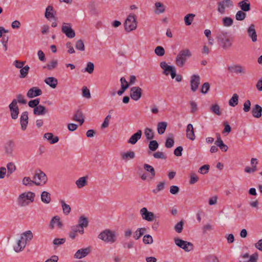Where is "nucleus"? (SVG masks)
Returning <instances> with one entry per match:
<instances>
[{
    "mask_svg": "<svg viewBox=\"0 0 262 262\" xmlns=\"http://www.w3.org/2000/svg\"><path fill=\"white\" fill-rule=\"evenodd\" d=\"M216 39L219 45L225 50H229L232 46L234 39L227 32L221 31L217 32Z\"/></svg>",
    "mask_w": 262,
    "mask_h": 262,
    "instance_id": "f257e3e1",
    "label": "nucleus"
},
{
    "mask_svg": "<svg viewBox=\"0 0 262 262\" xmlns=\"http://www.w3.org/2000/svg\"><path fill=\"white\" fill-rule=\"evenodd\" d=\"M35 193L31 191L21 193L17 199V204L19 206L25 207L29 205L34 201Z\"/></svg>",
    "mask_w": 262,
    "mask_h": 262,
    "instance_id": "f03ea898",
    "label": "nucleus"
},
{
    "mask_svg": "<svg viewBox=\"0 0 262 262\" xmlns=\"http://www.w3.org/2000/svg\"><path fill=\"white\" fill-rule=\"evenodd\" d=\"M98 237L106 243H114L116 241L115 232L110 229H105L98 235Z\"/></svg>",
    "mask_w": 262,
    "mask_h": 262,
    "instance_id": "7ed1b4c3",
    "label": "nucleus"
},
{
    "mask_svg": "<svg viewBox=\"0 0 262 262\" xmlns=\"http://www.w3.org/2000/svg\"><path fill=\"white\" fill-rule=\"evenodd\" d=\"M191 56V53L188 49L181 50L178 54L176 63L179 67H182L187 61V58Z\"/></svg>",
    "mask_w": 262,
    "mask_h": 262,
    "instance_id": "20e7f679",
    "label": "nucleus"
},
{
    "mask_svg": "<svg viewBox=\"0 0 262 262\" xmlns=\"http://www.w3.org/2000/svg\"><path fill=\"white\" fill-rule=\"evenodd\" d=\"M137 23L136 15L130 14L126 19L124 23V28L126 31L129 32L136 29Z\"/></svg>",
    "mask_w": 262,
    "mask_h": 262,
    "instance_id": "39448f33",
    "label": "nucleus"
},
{
    "mask_svg": "<svg viewBox=\"0 0 262 262\" xmlns=\"http://www.w3.org/2000/svg\"><path fill=\"white\" fill-rule=\"evenodd\" d=\"M33 179L35 184L37 186L43 185L46 184L47 181V177L46 174L40 170L35 172Z\"/></svg>",
    "mask_w": 262,
    "mask_h": 262,
    "instance_id": "423d86ee",
    "label": "nucleus"
},
{
    "mask_svg": "<svg viewBox=\"0 0 262 262\" xmlns=\"http://www.w3.org/2000/svg\"><path fill=\"white\" fill-rule=\"evenodd\" d=\"M174 242L178 247L186 252L190 251L193 249V245L190 242L183 241L179 238H174Z\"/></svg>",
    "mask_w": 262,
    "mask_h": 262,
    "instance_id": "0eeeda50",
    "label": "nucleus"
},
{
    "mask_svg": "<svg viewBox=\"0 0 262 262\" xmlns=\"http://www.w3.org/2000/svg\"><path fill=\"white\" fill-rule=\"evenodd\" d=\"M61 32L68 38H73L75 36V31L72 28V25L70 23H62Z\"/></svg>",
    "mask_w": 262,
    "mask_h": 262,
    "instance_id": "6e6552de",
    "label": "nucleus"
},
{
    "mask_svg": "<svg viewBox=\"0 0 262 262\" xmlns=\"http://www.w3.org/2000/svg\"><path fill=\"white\" fill-rule=\"evenodd\" d=\"M82 229V215L80 216L79 218L78 224L72 226L71 228V231L69 233V237L72 239H74L78 233H80L82 232L81 230Z\"/></svg>",
    "mask_w": 262,
    "mask_h": 262,
    "instance_id": "1a4fd4ad",
    "label": "nucleus"
},
{
    "mask_svg": "<svg viewBox=\"0 0 262 262\" xmlns=\"http://www.w3.org/2000/svg\"><path fill=\"white\" fill-rule=\"evenodd\" d=\"M217 11L221 14L225 13V8H230L233 6V3L232 0H222L217 2Z\"/></svg>",
    "mask_w": 262,
    "mask_h": 262,
    "instance_id": "9d476101",
    "label": "nucleus"
},
{
    "mask_svg": "<svg viewBox=\"0 0 262 262\" xmlns=\"http://www.w3.org/2000/svg\"><path fill=\"white\" fill-rule=\"evenodd\" d=\"M140 213L143 220L148 222L153 221L155 218L154 213L148 211L146 207L142 208L140 211Z\"/></svg>",
    "mask_w": 262,
    "mask_h": 262,
    "instance_id": "9b49d317",
    "label": "nucleus"
},
{
    "mask_svg": "<svg viewBox=\"0 0 262 262\" xmlns=\"http://www.w3.org/2000/svg\"><path fill=\"white\" fill-rule=\"evenodd\" d=\"M142 90L139 86H133L130 89V96L132 99L137 101L142 96Z\"/></svg>",
    "mask_w": 262,
    "mask_h": 262,
    "instance_id": "f8f14e48",
    "label": "nucleus"
},
{
    "mask_svg": "<svg viewBox=\"0 0 262 262\" xmlns=\"http://www.w3.org/2000/svg\"><path fill=\"white\" fill-rule=\"evenodd\" d=\"M200 83V77L198 75H192L191 76L190 86L191 90L193 92H195L198 89Z\"/></svg>",
    "mask_w": 262,
    "mask_h": 262,
    "instance_id": "ddd939ff",
    "label": "nucleus"
},
{
    "mask_svg": "<svg viewBox=\"0 0 262 262\" xmlns=\"http://www.w3.org/2000/svg\"><path fill=\"white\" fill-rule=\"evenodd\" d=\"M41 94L42 91L39 88L34 86L28 90L27 93V96L30 98H33L39 96Z\"/></svg>",
    "mask_w": 262,
    "mask_h": 262,
    "instance_id": "4468645a",
    "label": "nucleus"
},
{
    "mask_svg": "<svg viewBox=\"0 0 262 262\" xmlns=\"http://www.w3.org/2000/svg\"><path fill=\"white\" fill-rule=\"evenodd\" d=\"M228 70L231 73H234L236 74H245V70L242 66L239 64H236L230 66L228 67Z\"/></svg>",
    "mask_w": 262,
    "mask_h": 262,
    "instance_id": "2eb2a0df",
    "label": "nucleus"
},
{
    "mask_svg": "<svg viewBox=\"0 0 262 262\" xmlns=\"http://www.w3.org/2000/svg\"><path fill=\"white\" fill-rule=\"evenodd\" d=\"M15 147V142L12 140L8 141L4 145L5 152L7 155H12Z\"/></svg>",
    "mask_w": 262,
    "mask_h": 262,
    "instance_id": "dca6fc26",
    "label": "nucleus"
},
{
    "mask_svg": "<svg viewBox=\"0 0 262 262\" xmlns=\"http://www.w3.org/2000/svg\"><path fill=\"white\" fill-rule=\"evenodd\" d=\"M26 244V242L24 241V236H21L20 238L17 241L16 245L14 247V250L17 253L22 251Z\"/></svg>",
    "mask_w": 262,
    "mask_h": 262,
    "instance_id": "f3484780",
    "label": "nucleus"
},
{
    "mask_svg": "<svg viewBox=\"0 0 262 262\" xmlns=\"http://www.w3.org/2000/svg\"><path fill=\"white\" fill-rule=\"evenodd\" d=\"M89 12L92 15H97L99 14L100 10L97 7L94 1H91L88 6Z\"/></svg>",
    "mask_w": 262,
    "mask_h": 262,
    "instance_id": "a211bd4d",
    "label": "nucleus"
},
{
    "mask_svg": "<svg viewBox=\"0 0 262 262\" xmlns=\"http://www.w3.org/2000/svg\"><path fill=\"white\" fill-rule=\"evenodd\" d=\"M142 130H138L137 133L133 134L128 140V143L135 144L137 141L141 138Z\"/></svg>",
    "mask_w": 262,
    "mask_h": 262,
    "instance_id": "6ab92c4d",
    "label": "nucleus"
},
{
    "mask_svg": "<svg viewBox=\"0 0 262 262\" xmlns=\"http://www.w3.org/2000/svg\"><path fill=\"white\" fill-rule=\"evenodd\" d=\"M11 115H18L19 108L17 105L16 99H13L9 105Z\"/></svg>",
    "mask_w": 262,
    "mask_h": 262,
    "instance_id": "aec40b11",
    "label": "nucleus"
},
{
    "mask_svg": "<svg viewBox=\"0 0 262 262\" xmlns=\"http://www.w3.org/2000/svg\"><path fill=\"white\" fill-rule=\"evenodd\" d=\"M248 35L251 38L252 41L255 42L257 40V34L255 29L254 24H251L247 30Z\"/></svg>",
    "mask_w": 262,
    "mask_h": 262,
    "instance_id": "412c9836",
    "label": "nucleus"
},
{
    "mask_svg": "<svg viewBox=\"0 0 262 262\" xmlns=\"http://www.w3.org/2000/svg\"><path fill=\"white\" fill-rule=\"evenodd\" d=\"M238 6L242 11L248 12L250 10L251 5L249 0H243L238 3Z\"/></svg>",
    "mask_w": 262,
    "mask_h": 262,
    "instance_id": "4be33fe9",
    "label": "nucleus"
},
{
    "mask_svg": "<svg viewBox=\"0 0 262 262\" xmlns=\"http://www.w3.org/2000/svg\"><path fill=\"white\" fill-rule=\"evenodd\" d=\"M160 67L163 69V74L168 75L175 68L174 67L168 65L165 61L160 63Z\"/></svg>",
    "mask_w": 262,
    "mask_h": 262,
    "instance_id": "5701e85b",
    "label": "nucleus"
},
{
    "mask_svg": "<svg viewBox=\"0 0 262 262\" xmlns=\"http://www.w3.org/2000/svg\"><path fill=\"white\" fill-rule=\"evenodd\" d=\"M186 137L188 139L191 141H193L195 139V135L193 126L191 124H188L186 129Z\"/></svg>",
    "mask_w": 262,
    "mask_h": 262,
    "instance_id": "b1692460",
    "label": "nucleus"
},
{
    "mask_svg": "<svg viewBox=\"0 0 262 262\" xmlns=\"http://www.w3.org/2000/svg\"><path fill=\"white\" fill-rule=\"evenodd\" d=\"M45 82L53 89H55L58 84V80L53 77H49L44 80Z\"/></svg>",
    "mask_w": 262,
    "mask_h": 262,
    "instance_id": "393cba45",
    "label": "nucleus"
},
{
    "mask_svg": "<svg viewBox=\"0 0 262 262\" xmlns=\"http://www.w3.org/2000/svg\"><path fill=\"white\" fill-rule=\"evenodd\" d=\"M34 115H44L48 113V109L44 106L38 105L33 110Z\"/></svg>",
    "mask_w": 262,
    "mask_h": 262,
    "instance_id": "a878e982",
    "label": "nucleus"
},
{
    "mask_svg": "<svg viewBox=\"0 0 262 262\" xmlns=\"http://www.w3.org/2000/svg\"><path fill=\"white\" fill-rule=\"evenodd\" d=\"M44 138L47 139L50 144H55L59 141V138L57 136L53 137V135L51 133H47L44 134Z\"/></svg>",
    "mask_w": 262,
    "mask_h": 262,
    "instance_id": "bb28decb",
    "label": "nucleus"
},
{
    "mask_svg": "<svg viewBox=\"0 0 262 262\" xmlns=\"http://www.w3.org/2000/svg\"><path fill=\"white\" fill-rule=\"evenodd\" d=\"M121 156L123 160L127 161L129 159H134L135 157V154L133 151H129L126 152H122L121 154Z\"/></svg>",
    "mask_w": 262,
    "mask_h": 262,
    "instance_id": "cd10ccee",
    "label": "nucleus"
},
{
    "mask_svg": "<svg viewBox=\"0 0 262 262\" xmlns=\"http://www.w3.org/2000/svg\"><path fill=\"white\" fill-rule=\"evenodd\" d=\"M55 222H57V225L59 228H61L63 226L62 223L60 221V218L58 216H54L50 224V227L53 229L54 227V226L55 225Z\"/></svg>",
    "mask_w": 262,
    "mask_h": 262,
    "instance_id": "c85d7f7f",
    "label": "nucleus"
},
{
    "mask_svg": "<svg viewBox=\"0 0 262 262\" xmlns=\"http://www.w3.org/2000/svg\"><path fill=\"white\" fill-rule=\"evenodd\" d=\"M51 194L47 191H43L41 194V200L46 204H49L51 201Z\"/></svg>",
    "mask_w": 262,
    "mask_h": 262,
    "instance_id": "c756f323",
    "label": "nucleus"
},
{
    "mask_svg": "<svg viewBox=\"0 0 262 262\" xmlns=\"http://www.w3.org/2000/svg\"><path fill=\"white\" fill-rule=\"evenodd\" d=\"M167 123L166 122H160L158 124V132L160 135H162L164 133Z\"/></svg>",
    "mask_w": 262,
    "mask_h": 262,
    "instance_id": "7c9ffc66",
    "label": "nucleus"
},
{
    "mask_svg": "<svg viewBox=\"0 0 262 262\" xmlns=\"http://www.w3.org/2000/svg\"><path fill=\"white\" fill-rule=\"evenodd\" d=\"M20 123L21 129L25 130L28 123V116H21Z\"/></svg>",
    "mask_w": 262,
    "mask_h": 262,
    "instance_id": "2f4dec72",
    "label": "nucleus"
},
{
    "mask_svg": "<svg viewBox=\"0 0 262 262\" xmlns=\"http://www.w3.org/2000/svg\"><path fill=\"white\" fill-rule=\"evenodd\" d=\"M195 15L192 13H189L187 14L184 18L185 24L186 26H189L192 23Z\"/></svg>",
    "mask_w": 262,
    "mask_h": 262,
    "instance_id": "473e14b6",
    "label": "nucleus"
},
{
    "mask_svg": "<svg viewBox=\"0 0 262 262\" xmlns=\"http://www.w3.org/2000/svg\"><path fill=\"white\" fill-rule=\"evenodd\" d=\"M143 166H144V169L146 171L150 172V176H151L150 179H153L156 175V172H155L154 168L152 166H151L147 164H144Z\"/></svg>",
    "mask_w": 262,
    "mask_h": 262,
    "instance_id": "72a5a7b5",
    "label": "nucleus"
},
{
    "mask_svg": "<svg viewBox=\"0 0 262 262\" xmlns=\"http://www.w3.org/2000/svg\"><path fill=\"white\" fill-rule=\"evenodd\" d=\"M21 236H24V242H26L27 244L28 242L31 241L33 238V235L30 230H28L22 234Z\"/></svg>",
    "mask_w": 262,
    "mask_h": 262,
    "instance_id": "f704fd0d",
    "label": "nucleus"
},
{
    "mask_svg": "<svg viewBox=\"0 0 262 262\" xmlns=\"http://www.w3.org/2000/svg\"><path fill=\"white\" fill-rule=\"evenodd\" d=\"M54 10V8L52 6H49L46 8L45 12V17L49 19L50 18H54V15L52 12Z\"/></svg>",
    "mask_w": 262,
    "mask_h": 262,
    "instance_id": "c9c22d12",
    "label": "nucleus"
},
{
    "mask_svg": "<svg viewBox=\"0 0 262 262\" xmlns=\"http://www.w3.org/2000/svg\"><path fill=\"white\" fill-rule=\"evenodd\" d=\"M58 64L57 60H52L50 62L47 64L46 66L43 67V69H48L49 70H52L55 69Z\"/></svg>",
    "mask_w": 262,
    "mask_h": 262,
    "instance_id": "e433bc0d",
    "label": "nucleus"
},
{
    "mask_svg": "<svg viewBox=\"0 0 262 262\" xmlns=\"http://www.w3.org/2000/svg\"><path fill=\"white\" fill-rule=\"evenodd\" d=\"M238 102V96L237 94H234L229 101V104L231 106H235L237 105Z\"/></svg>",
    "mask_w": 262,
    "mask_h": 262,
    "instance_id": "4c0bfd02",
    "label": "nucleus"
},
{
    "mask_svg": "<svg viewBox=\"0 0 262 262\" xmlns=\"http://www.w3.org/2000/svg\"><path fill=\"white\" fill-rule=\"evenodd\" d=\"M252 115H262V107L258 104H255L252 108Z\"/></svg>",
    "mask_w": 262,
    "mask_h": 262,
    "instance_id": "58836bf2",
    "label": "nucleus"
},
{
    "mask_svg": "<svg viewBox=\"0 0 262 262\" xmlns=\"http://www.w3.org/2000/svg\"><path fill=\"white\" fill-rule=\"evenodd\" d=\"M30 68L28 66H26L24 67H23L20 70V78H25L28 74Z\"/></svg>",
    "mask_w": 262,
    "mask_h": 262,
    "instance_id": "ea45409f",
    "label": "nucleus"
},
{
    "mask_svg": "<svg viewBox=\"0 0 262 262\" xmlns=\"http://www.w3.org/2000/svg\"><path fill=\"white\" fill-rule=\"evenodd\" d=\"M223 24L225 27H230L233 24V20L232 18L230 17H225L222 19Z\"/></svg>",
    "mask_w": 262,
    "mask_h": 262,
    "instance_id": "a19ab883",
    "label": "nucleus"
},
{
    "mask_svg": "<svg viewBox=\"0 0 262 262\" xmlns=\"http://www.w3.org/2000/svg\"><path fill=\"white\" fill-rule=\"evenodd\" d=\"M155 6L157 8L156 13H162L165 11L164 6L163 4L160 2H156L155 3Z\"/></svg>",
    "mask_w": 262,
    "mask_h": 262,
    "instance_id": "79ce46f5",
    "label": "nucleus"
},
{
    "mask_svg": "<svg viewBox=\"0 0 262 262\" xmlns=\"http://www.w3.org/2000/svg\"><path fill=\"white\" fill-rule=\"evenodd\" d=\"M8 176H9L16 170V166L13 162H9L7 165Z\"/></svg>",
    "mask_w": 262,
    "mask_h": 262,
    "instance_id": "37998d69",
    "label": "nucleus"
},
{
    "mask_svg": "<svg viewBox=\"0 0 262 262\" xmlns=\"http://www.w3.org/2000/svg\"><path fill=\"white\" fill-rule=\"evenodd\" d=\"M94 70V64L92 62H89L86 67L84 69V72H88L89 74H92Z\"/></svg>",
    "mask_w": 262,
    "mask_h": 262,
    "instance_id": "c03bdc74",
    "label": "nucleus"
},
{
    "mask_svg": "<svg viewBox=\"0 0 262 262\" xmlns=\"http://www.w3.org/2000/svg\"><path fill=\"white\" fill-rule=\"evenodd\" d=\"M146 138L147 140H151L154 137V134L151 129L146 128L144 132Z\"/></svg>",
    "mask_w": 262,
    "mask_h": 262,
    "instance_id": "a18cd8bd",
    "label": "nucleus"
},
{
    "mask_svg": "<svg viewBox=\"0 0 262 262\" xmlns=\"http://www.w3.org/2000/svg\"><path fill=\"white\" fill-rule=\"evenodd\" d=\"M22 183L24 185L32 186L35 184L34 180H31L30 177H25L22 181Z\"/></svg>",
    "mask_w": 262,
    "mask_h": 262,
    "instance_id": "49530a36",
    "label": "nucleus"
},
{
    "mask_svg": "<svg viewBox=\"0 0 262 262\" xmlns=\"http://www.w3.org/2000/svg\"><path fill=\"white\" fill-rule=\"evenodd\" d=\"M246 17V14L243 11H238L235 15V18L237 20H243Z\"/></svg>",
    "mask_w": 262,
    "mask_h": 262,
    "instance_id": "de8ad7c7",
    "label": "nucleus"
},
{
    "mask_svg": "<svg viewBox=\"0 0 262 262\" xmlns=\"http://www.w3.org/2000/svg\"><path fill=\"white\" fill-rule=\"evenodd\" d=\"M155 52L159 56H163L165 54V50L162 46H157L155 49Z\"/></svg>",
    "mask_w": 262,
    "mask_h": 262,
    "instance_id": "09e8293b",
    "label": "nucleus"
},
{
    "mask_svg": "<svg viewBox=\"0 0 262 262\" xmlns=\"http://www.w3.org/2000/svg\"><path fill=\"white\" fill-rule=\"evenodd\" d=\"M39 102H40V99L36 98L35 99H33V100H31L29 101L28 102V105L29 106V107H30L31 108H33L34 109V108H35L39 105Z\"/></svg>",
    "mask_w": 262,
    "mask_h": 262,
    "instance_id": "8fccbe9b",
    "label": "nucleus"
},
{
    "mask_svg": "<svg viewBox=\"0 0 262 262\" xmlns=\"http://www.w3.org/2000/svg\"><path fill=\"white\" fill-rule=\"evenodd\" d=\"M159 144L156 140L150 141L148 145V147L151 151H155L158 148Z\"/></svg>",
    "mask_w": 262,
    "mask_h": 262,
    "instance_id": "3c124183",
    "label": "nucleus"
},
{
    "mask_svg": "<svg viewBox=\"0 0 262 262\" xmlns=\"http://www.w3.org/2000/svg\"><path fill=\"white\" fill-rule=\"evenodd\" d=\"M63 212L66 214H68L71 211L70 206L66 204L63 201H61Z\"/></svg>",
    "mask_w": 262,
    "mask_h": 262,
    "instance_id": "603ef678",
    "label": "nucleus"
},
{
    "mask_svg": "<svg viewBox=\"0 0 262 262\" xmlns=\"http://www.w3.org/2000/svg\"><path fill=\"white\" fill-rule=\"evenodd\" d=\"M165 183L164 182H161L158 184L157 186V188L152 190L153 193L155 194L157 193L158 192L164 189L165 187Z\"/></svg>",
    "mask_w": 262,
    "mask_h": 262,
    "instance_id": "864d4df0",
    "label": "nucleus"
},
{
    "mask_svg": "<svg viewBox=\"0 0 262 262\" xmlns=\"http://www.w3.org/2000/svg\"><path fill=\"white\" fill-rule=\"evenodd\" d=\"M143 242L145 244H150L153 243L152 236L149 234H146L143 238Z\"/></svg>",
    "mask_w": 262,
    "mask_h": 262,
    "instance_id": "5fc2aeb1",
    "label": "nucleus"
},
{
    "mask_svg": "<svg viewBox=\"0 0 262 262\" xmlns=\"http://www.w3.org/2000/svg\"><path fill=\"white\" fill-rule=\"evenodd\" d=\"M206 262H220V260L216 256L209 255L206 257Z\"/></svg>",
    "mask_w": 262,
    "mask_h": 262,
    "instance_id": "6e6d98bb",
    "label": "nucleus"
},
{
    "mask_svg": "<svg viewBox=\"0 0 262 262\" xmlns=\"http://www.w3.org/2000/svg\"><path fill=\"white\" fill-rule=\"evenodd\" d=\"M184 222L183 221L178 223L174 226V230L178 233H181L183 229Z\"/></svg>",
    "mask_w": 262,
    "mask_h": 262,
    "instance_id": "4d7b16f0",
    "label": "nucleus"
},
{
    "mask_svg": "<svg viewBox=\"0 0 262 262\" xmlns=\"http://www.w3.org/2000/svg\"><path fill=\"white\" fill-rule=\"evenodd\" d=\"M210 89V84L208 82L204 83L201 88V92L203 94H206L208 92Z\"/></svg>",
    "mask_w": 262,
    "mask_h": 262,
    "instance_id": "13d9d810",
    "label": "nucleus"
},
{
    "mask_svg": "<svg viewBox=\"0 0 262 262\" xmlns=\"http://www.w3.org/2000/svg\"><path fill=\"white\" fill-rule=\"evenodd\" d=\"M199 180V177L196 173L192 172L190 174V180L189 181L190 184H194L196 183Z\"/></svg>",
    "mask_w": 262,
    "mask_h": 262,
    "instance_id": "bf43d9fd",
    "label": "nucleus"
},
{
    "mask_svg": "<svg viewBox=\"0 0 262 262\" xmlns=\"http://www.w3.org/2000/svg\"><path fill=\"white\" fill-rule=\"evenodd\" d=\"M174 143V141L173 138H167L165 142V147L168 148H171L173 146Z\"/></svg>",
    "mask_w": 262,
    "mask_h": 262,
    "instance_id": "052dcab7",
    "label": "nucleus"
},
{
    "mask_svg": "<svg viewBox=\"0 0 262 262\" xmlns=\"http://www.w3.org/2000/svg\"><path fill=\"white\" fill-rule=\"evenodd\" d=\"M209 168L210 166L209 165H204L199 168V172L202 174H206L208 172Z\"/></svg>",
    "mask_w": 262,
    "mask_h": 262,
    "instance_id": "680f3d73",
    "label": "nucleus"
},
{
    "mask_svg": "<svg viewBox=\"0 0 262 262\" xmlns=\"http://www.w3.org/2000/svg\"><path fill=\"white\" fill-rule=\"evenodd\" d=\"M17 103H20L23 104L27 103V100L25 99V97L22 94H18L16 95Z\"/></svg>",
    "mask_w": 262,
    "mask_h": 262,
    "instance_id": "e2e57ef3",
    "label": "nucleus"
},
{
    "mask_svg": "<svg viewBox=\"0 0 262 262\" xmlns=\"http://www.w3.org/2000/svg\"><path fill=\"white\" fill-rule=\"evenodd\" d=\"M220 109V106L217 104L213 105L210 108V110L212 111V112L215 114L216 115H221Z\"/></svg>",
    "mask_w": 262,
    "mask_h": 262,
    "instance_id": "0e129e2a",
    "label": "nucleus"
},
{
    "mask_svg": "<svg viewBox=\"0 0 262 262\" xmlns=\"http://www.w3.org/2000/svg\"><path fill=\"white\" fill-rule=\"evenodd\" d=\"M153 156L156 159H166V157L163 152L157 151L153 154Z\"/></svg>",
    "mask_w": 262,
    "mask_h": 262,
    "instance_id": "69168bd1",
    "label": "nucleus"
},
{
    "mask_svg": "<svg viewBox=\"0 0 262 262\" xmlns=\"http://www.w3.org/2000/svg\"><path fill=\"white\" fill-rule=\"evenodd\" d=\"M83 97L88 99L91 97L90 90L85 86H83Z\"/></svg>",
    "mask_w": 262,
    "mask_h": 262,
    "instance_id": "338daca9",
    "label": "nucleus"
},
{
    "mask_svg": "<svg viewBox=\"0 0 262 262\" xmlns=\"http://www.w3.org/2000/svg\"><path fill=\"white\" fill-rule=\"evenodd\" d=\"M258 258V254L256 253H254L250 256L248 260H244L243 261H239V262H256Z\"/></svg>",
    "mask_w": 262,
    "mask_h": 262,
    "instance_id": "774afa93",
    "label": "nucleus"
}]
</instances>
